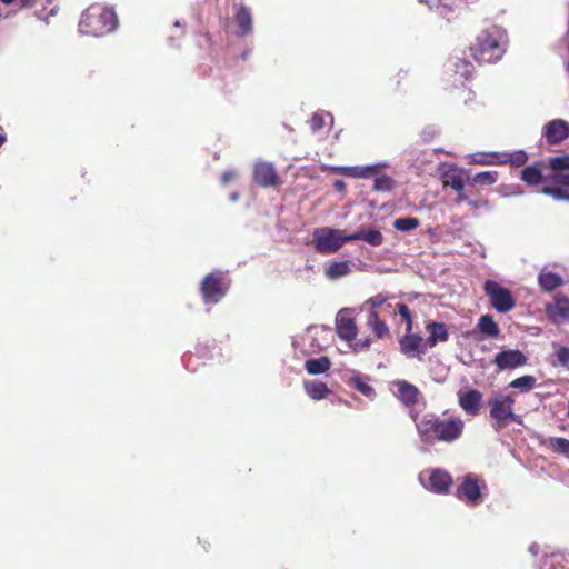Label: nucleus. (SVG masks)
<instances>
[{
  "label": "nucleus",
  "instance_id": "c9c22d12",
  "mask_svg": "<svg viewBox=\"0 0 569 569\" xmlns=\"http://www.w3.org/2000/svg\"><path fill=\"white\" fill-rule=\"evenodd\" d=\"M552 357L555 358L551 360L553 367L561 366L569 369V347L558 346Z\"/></svg>",
  "mask_w": 569,
  "mask_h": 569
},
{
  "label": "nucleus",
  "instance_id": "39448f33",
  "mask_svg": "<svg viewBox=\"0 0 569 569\" xmlns=\"http://www.w3.org/2000/svg\"><path fill=\"white\" fill-rule=\"evenodd\" d=\"M312 242L318 253L328 256L339 251L345 243L350 242V239L345 234V230L323 227L315 229Z\"/></svg>",
  "mask_w": 569,
  "mask_h": 569
},
{
  "label": "nucleus",
  "instance_id": "4c0bfd02",
  "mask_svg": "<svg viewBox=\"0 0 569 569\" xmlns=\"http://www.w3.org/2000/svg\"><path fill=\"white\" fill-rule=\"evenodd\" d=\"M549 167L555 173H561L560 171L569 170V156L552 157L549 159Z\"/></svg>",
  "mask_w": 569,
  "mask_h": 569
},
{
  "label": "nucleus",
  "instance_id": "e433bc0d",
  "mask_svg": "<svg viewBox=\"0 0 569 569\" xmlns=\"http://www.w3.org/2000/svg\"><path fill=\"white\" fill-rule=\"evenodd\" d=\"M393 187L395 180L387 174H381L376 177L372 189L376 191H390Z\"/></svg>",
  "mask_w": 569,
  "mask_h": 569
},
{
  "label": "nucleus",
  "instance_id": "603ef678",
  "mask_svg": "<svg viewBox=\"0 0 569 569\" xmlns=\"http://www.w3.org/2000/svg\"><path fill=\"white\" fill-rule=\"evenodd\" d=\"M22 7H32L36 0H20Z\"/></svg>",
  "mask_w": 569,
  "mask_h": 569
},
{
  "label": "nucleus",
  "instance_id": "de8ad7c7",
  "mask_svg": "<svg viewBox=\"0 0 569 569\" xmlns=\"http://www.w3.org/2000/svg\"><path fill=\"white\" fill-rule=\"evenodd\" d=\"M386 301V298L382 295H377L370 299V303L373 308L381 306Z\"/></svg>",
  "mask_w": 569,
  "mask_h": 569
},
{
  "label": "nucleus",
  "instance_id": "7c9ffc66",
  "mask_svg": "<svg viewBox=\"0 0 569 569\" xmlns=\"http://www.w3.org/2000/svg\"><path fill=\"white\" fill-rule=\"evenodd\" d=\"M368 323L371 326L372 331L378 339L389 335L388 326L383 320L379 318V315L376 310L370 311Z\"/></svg>",
  "mask_w": 569,
  "mask_h": 569
},
{
  "label": "nucleus",
  "instance_id": "9d476101",
  "mask_svg": "<svg viewBox=\"0 0 569 569\" xmlns=\"http://www.w3.org/2000/svg\"><path fill=\"white\" fill-rule=\"evenodd\" d=\"M392 385L396 387V398L407 408L417 406L422 399L419 388L407 380H395Z\"/></svg>",
  "mask_w": 569,
  "mask_h": 569
},
{
  "label": "nucleus",
  "instance_id": "a211bd4d",
  "mask_svg": "<svg viewBox=\"0 0 569 569\" xmlns=\"http://www.w3.org/2000/svg\"><path fill=\"white\" fill-rule=\"evenodd\" d=\"M452 485V478L447 471L436 469L429 477V488L436 493H447Z\"/></svg>",
  "mask_w": 569,
  "mask_h": 569
},
{
  "label": "nucleus",
  "instance_id": "cd10ccee",
  "mask_svg": "<svg viewBox=\"0 0 569 569\" xmlns=\"http://www.w3.org/2000/svg\"><path fill=\"white\" fill-rule=\"evenodd\" d=\"M538 282L543 291H552L563 283L562 278L551 271H541L538 276Z\"/></svg>",
  "mask_w": 569,
  "mask_h": 569
},
{
  "label": "nucleus",
  "instance_id": "6e6552de",
  "mask_svg": "<svg viewBox=\"0 0 569 569\" xmlns=\"http://www.w3.org/2000/svg\"><path fill=\"white\" fill-rule=\"evenodd\" d=\"M200 291L206 303H217L226 295L222 277L217 273L206 276L201 282Z\"/></svg>",
  "mask_w": 569,
  "mask_h": 569
},
{
  "label": "nucleus",
  "instance_id": "9b49d317",
  "mask_svg": "<svg viewBox=\"0 0 569 569\" xmlns=\"http://www.w3.org/2000/svg\"><path fill=\"white\" fill-rule=\"evenodd\" d=\"M399 347L400 351L409 357V358H419L421 355H425L427 352L428 343H426V340L419 336L411 332H407L406 335L399 340Z\"/></svg>",
  "mask_w": 569,
  "mask_h": 569
},
{
  "label": "nucleus",
  "instance_id": "a878e982",
  "mask_svg": "<svg viewBox=\"0 0 569 569\" xmlns=\"http://www.w3.org/2000/svg\"><path fill=\"white\" fill-rule=\"evenodd\" d=\"M236 22L239 27V36L243 37L252 31V17L249 9L241 6L236 13Z\"/></svg>",
  "mask_w": 569,
  "mask_h": 569
},
{
  "label": "nucleus",
  "instance_id": "412c9836",
  "mask_svg": "<svg viewBox=\"0 0 569 569\" xmlns=\"http://www.w3.org/2000/svg\"><path fill=\"white\" fill-rule=\"evenodd\" d=\"M379 166L342 167L337 171L353 178H370L378 173Z\"/></svg>",
  "mask_w": 569,
  "mask_h": 569
},
{
  "label": "nucleus",
  "instance_id": "473e14b6",
  "mask_svg": "<svg viewBox=\"0 0 569 569\" xmlns=\"http://www.w3.org/2000/svg\"><path fill=\"white\" fill-rule=\"evenodd\" d=\"M521 180L530 186H537L543 181L541 169L538 166H528L521 171Z\"/></svg>",
  "mask_w": 569,
  "mask_h": 569
},
{
  "label": "nucleus",
  "instance_id": "ddd939ff",
  "mask_svg": "<svg viewBox=\"0 0 569 569\" xmlns=\"http://www.w3.org/2000/svg\"><path fill=\"white\" fill-rule=\"evenodd\" d=\"M458 403L467 415L475 417L480 412L482 393L477 389L459 391Z\"/></svg>",
  "mask_w": 569,
  "mask_h": 569
},
{
  "label": "nucleus",
  "instance_id": "37998d69",
  "mask_svg": "<svg viewBox=\"0 0 569 569\" xmlns=\"http://www.w3.org/2000/svg\"><path fill=\"white\" fill-rule=\"evenodd\" d=\"M309 126L313 132L319 131L323 128V117L319 113H313L309 120Z\"/></svg>",
  "mask_w": 569,
  "mask_h": 569
},
{
  "label": "nucleus",
  "instance_id": "49530a36",
  "mask_svg": "<svg viewBox=\"0 0 569 569\" xmlns=\"http://www.w3.org/2000/svg\"><path fill=\"white\" fill-rule=\"evenodd\" d=\"M488 203L487 200H482V199H469L468 201V204L471 206L472 208L475 209H478L480 207H483Z\"/></svg>",
  "mask_w": 569,
  "mask_h": 569
},
{
  "label": "nucleus",
  "instance_id": "b1692460",
  "mask_svg": "<svg viewBox=\"0 0 569 569\" xmlns=\"http://www.w3.org/2000/svg\"><path fill=\"white\" fill-rule=\"evenodd\" d=\"M350 272V262L347 260L330 262L325 269V274L330 280L339 279L349 274Z\"/></svg>",
  "mask_w": 569,
  "mask_h": 569
},
{
  "label": "nucleus",
  "instance_id": "09e8293b",
  "mask_svg": "<svg viewBox=\"0 0 569 569\" xmlns=\"http://www.w3.org/2000/svg\"><path fill=\"white\" fill-rule=\"evenodd\" d=\"M234 176L236 174L232 171L223 172V174L221 177L222 183H228L230 180H232L234 178Z\"/></svg>",
  "mask_w": 569,
  "mask_h": 569
},
{
  "label": "nucleus",
  "instance_id": "4468645a",
  "mask_svg": "<svg viewBox=\"0 0 569 569\" xmlns=\"http://www.w3.org/2000/svg\"><path fill=\"white\" fill-rule=\"evenodd\" d=\"M543 136L549 144H557L569 137V123L561 119L549 121L543 128Z\"/></svg>",
  "mask_w": 569,
  "mask_h": 569
},
{
  "label": "nucleus",
  "instance_id": "423d86ee",
  "mask_svg": "<svg viewBox=\"0 0 569 569\" xmlns=\"http://www.w3.org/2000/svg\"><path fill=\"white\" fill-rule=\"evenodd\" d=\"M483 291L489 298L491 307L500 313H507L516 306V299L511 291L495 280H487L483 283Z\"/></svg>",
  "mask_w": 569,
  "mask_h": 569
},
{
  "label": "nucleus",
  "instance_id": "6e6d98bb",
  "mask_svg": "<svg viewBox=\"0 0 569 569\" xmlns=\"http://www.w3.org/2000/svg\"><path fill=\"white\" fill-rule=\"evenodd\" d=\"M2 3L4 4H10L12 3L14 0H0Z\"/></svg>",
  "mask_w": 569,
  "mask_h": 569
},
{
  "label": "nucleus",
  "instance_id": "bb28decb",
  "mask_svg": "<svg viewBox=\"0 0 569 569\" xmlns=\"http://www.w3.org/2000/svg\"><path fill=\"white\" fill-rule=\"evenodd\" d=\"M449 69L465 80L470 79L475 71L473 64L461 58L451 59L449 61Z\"/></svg>",
  "mask_w": 569,
  "mask_h": 569
},
{
  "label": "nucleus",
  "instance_id": "dca6fc26",
  "mask_svg": "<svg viewBox=\"0 0 569 569\" xmlns=\"http://www.w3.org/2000/svg\"><path fill=\"white\" fill-rule=\"evenodd\" d=\"M337 335L345 341H352L358 333L356 321L351 317L339 313L336 320Z\"/></svg>",
  "mask_w": 569,
  "mask_h": 569
},
{
  "label": "nucleus",
  "instance_id": "2eb2a0df",
  "mask_svg": "<svg viewBox=\"0 0 569 569\" xmlns=\"http://www.w3.org/2000/svg\"><path fill=\"white\" fill-rule=\"evenodd\" d=\"M426 330L429 336L426 339V343H428L429 348L436 347L439 342H447L449 340V332L446 323L429 321L426 325Z\"/></svg>",
  "mask_w": 569,
  "mask_h": 569
},
{
  "label": "nucleus",
  "instance_id": "f8f14e48",
  "mask_svg": "<svg viewBox=\"0 0 569 569\" xmlns=\"http://www.w3.org/2000/svg\"><path fill=\"white\" fill-rule=\"evenodd\" d=\"M253 180L261 187H279L281 180L272 163L258 162L253 169Z\"/></svg>",
  "mask_w": 569,
  "mask_h": 569
},
{
  "label": "nucleus",
  "instance_id": "393cba45",
  "mask_svg": "<svg viewBox=\"0 0 569 569\" xmlns=\"http://www.w3.org/2000/svg\"><path fill=\"white\" fill-rule=\"evenodd\" d=\"M307 395L313 400H321L328 397L330 389L321 381H305L303 383Z\"/></svg>",
  "mask_w": 569,
  "mask_h": 569
},
{
  "label": "nucleus",
  "instance_id": "c756f323",
  "mask_svg": "<svg viewBox=\"0 0 569 569\" xmlns=\"http://www.w3.org/2000/svg\"><path fill=\"white\" fill-rule=\"evenodd\" d=\"M349 386L355 388L369 399H373L376 397V391L373 387L369 385L368 381L359 375H356L349 379Z\"/></svg>",
  "mask_w": 569,
  "mask_h": 569
},
{
  "label": "nucleus",
  "instance_id": "8fccbe9b",
  "mask_svg": "<svg viewBox=\"0 0 569 569\" xmlns=\"http://www.w3.org/2000/svg\"><path fill=\"white\" fill-rule=\"evenodd\" d=\"M201 36L204 40L206 47L211 48L213 42H212V38H211L210 33L208 31H206Z\"/></svg>",
  "mask_w": 569,
  "mask_h": 569
},
{
  "label": "nucleus",
  "instance_id": "1a4fd4ad",
  "mask_svg": "<svg viewBox=\"0 0 569 569\" xmlns=\"http://www.w3.org/2000/svg\"><path fill=\"white\" fill-rule=\"evenodd\" d=\"M526 355L518 349H503L493 358V363L499 371L512 370L527 365Z\"/></svg>",
  "mask_w": 569,
  "mask_h": 569
},
{
  "label": "nucleus",
  "instance_id": "f3484780",
  "mask_svg": "<svg viewBox=\"0 0 569 569\" xmlns=\"http://www.w3.org/2000/svg\"><path fill=\"white\" fill-rule=\"evenodd\" d=\"M441 178L443 187H449L455 191H461L467 179L466 172L456 166H451L445 171Z\"/></svg>",
  "mask_w": 569,
  "mask_h": 569
},
{
  "label": "nucleus",
  "instance_id": "79ce46f5",
  "mask_svg": "<svg viewBox=\"0 0 569 569\" xmlns=\"http://www.w3.org/2000/svg\"><path fill=\"white\" fill-rule=\"evenodd\" d=\"M398 313L406 321V331L411 332L412 331V317H411L409 307L405 303H399L398 305Z\"/></svg>",
  "mask_w": 569,
  "mask_h": 569
},
{
  "label": "nucleus",
  "instance_id": "5fc2aeb1",
  "mask_svg": "<svg viewBox=\"0 0 569 569\" xmlns=\"http://www.w3.org/2000/svg\"><path fill=\"white\" fill-rule=\"evenodd\" d=\"M370 343H371V340L370 339H366L363 342H361V346L363 348H368L370 346Z\"/></svg>",
  "mask_w": 569,
  "mask_h": 569
},
{
  "label": "nucleus",
  "instance_id": "7ed1b4c3",
  "mask_svg": "<svg viewBox=\"0 0 569 569\" xmlns=\"http://www.w3.org/2000/svg\"><path fill=\"white\" fill-rule=\"evenodd\" d=\"M118 27V17L112 8L94 3L87 8L79 22V31L87 36L102 37Z\"/></svg>",
  "mask_w": 569,
  "mask_h": 569
},
{
  "label": "nucleus",
  "instance_id": "f257e3e1",
  "mask_svg": "<svg viewBox=\"0 0 569 569\" xmlns=\"http://www.w3.org/2000/svg\"><path fill=\"white\" fill-rule=\"evenodd\" d=\"M471 56L479 63H492L506 52V34L498 27L481 30L470 46Z\"/></svg>",
  "mask_w": 569,
  "mask_h": 569
},
{
  "label": "nucleus",
  "instance_id": "5701e85b",
  "mask_svg": "<svg viewBox=\"0 0 569 569\" xmlns=\"http://www.w3.org/2000/svg\"><path fill=\"white\" fill-rule=\"evenodd\" d=\"M350 242L356 240H363L371 246H380L383 242V236L379 230H359L352 234H349Z\"/></svg>",
  "mask_w": 569,
  "mask_h": 569
},
{
  "label": "nucleus",
  "instance_id": "a19ab883",
  "mask_svg": "<svg viewBox=\"0 0 569 569\" xmlns=\"http://www.w3.org/2000/svg\"><path fill=\"white\" fill-rule=\"evenodd\" d=\"M541 192L547 196H551L557 200L569 201V192L559 187H543Z\"/></svg>",
  "mask_w": 569,
  "mask_h": 569
},
{
  "label": "nucleus",
  "instance_id": "ea45409f",
  "mask_svg": "<svg viewBox=\"0 0 569 569\" xmlns=\"http://www.w3.org/2000/svg\"><path fill=\"white\" fill-rule=\"evenodd\" d=\"M567 559L563 556L552 555L545 561V569H569Z\"/></svg>",
  "mask_w": 569,
  "mask_h": 569
},
{
  "label": "nucleus",
  "instance_id": "a18cd8bd",
  "mask_svg": "<svg viewBox=\"0 0 569 569\" xmlns=\"http://www.w3.org/2000/svg\"><path fill=\"white\" fill-rule=\"evenodd\" d=\"M456 192H457V198H456V202L457 203H461V202H467L468 203L470 197L465 191V188L461 189V191H456Z\"/></svg>",
  "mask_w": 569,
  "mask_h": 569
},
{
  "label": "nucleus",
  "instance_id": "2f4dec72",
  "mask_svg": "<svg viewBox=\"0 0 569 569\" xmlns=\"http://www.w3.org/2000/svg\"><path fill=\"white\" fill-rule=\"evenodd\" d=\"M528 161V154L522 151H515L512 153H503L499 157L498 163H510L513 167H522Z\"/></svg>",
  "mask_w": 569,
  "mask_h": 569
},
{
  "label": "nucleus",
  "instance_id": "20e7f679",
  "mask_svg": "<svg viewBox=\"0 0 569 569\" xmlns=\"http://www.w3.org/2000/svg\"><path fill=\"white\" fill-rule=\"evenodd\" d=\"M490 417L496 431L505 429L510 422H519L515 413V398L511 395L497 393L488 400Z\"/></svg>",
  "mask_w": 569,
  "mask_h": 569
},
{
  "label": "nucleus",
  "instance_id": "72a5a7b5",
  "mask_svg": "<svg viewBox=\"0 0 569 569\" xmlns=\"http://www.w3.org/2000/svg\"><path fill=\"white\" fill-rule=\"evenodd\" d=\"M537 379L533 376L526 375L513 379L510 383V388L520 390L521 392H528L536 387Z\"/></svg>",
  "mask_w": 569,
  "mask_h": 569
},
{
  "label": "nucleus",
  "instance_id": "58836bf2",
  "mask_svg": "<svg viewBox=\"0 0 569 569\" xmlns=\"http://www.w3.org/2000/svg\"><path fill=\"white\" fill-rule=\"evenodd\" d=\"M498 179V172L496 171H483L472 177V182L478 184L490 186L493 184Z\"/></svg>",
  "mask_w": 569,
  "mask_h": 569
},
{
  "label": "nucleus",
  "instance_id": "c03bdc74",
  "mask_svg": "<svg viewBox=\"0 0 569 569\" xmlns=\"http://www.w3.org/2000/svg\"><path fill=\"white\" fill-rule=\"evenodd\" d=\"M551 180L561 186H569V173H555L552 174Z\"/></svg>",
  "mask_w": 569,
  "mask_h": 569
},
{
  "label": "nucleus",
  "instance_id": "f03ea898",
  "mask_svg": "<svg viewBox=\"0 0 569 569\" xmlns=\"http://www.w3.org/2000/svg\"><path fill=\"white\" fill-rule=\"evenodd\" d=\"M465 422L459 417L448 419H423L418 425L419 435L425 442L435 441L452 442L462 436Z\"/></svg>",
  "mask_w": 569,
  "mask_h": 569
},
{
  "label": "nucleus",
  "instance_id": "f704fd0d",
  "mask_svg": "<svg viewBox=\"0 0 569 569\" xmlns=\"http://www.w3.org/2000/svg\"><path fill=\"white\" fill-rule=\"evenodd\" d=\"M420 226V221L415 217L398 218L393 222V227L398 231L408 232L417 229Z\"/></svg>",
  "mask_w": 569,
  "mask_h": 569
},
{
  "label": "nucleus",
  "instance_id": "864d4df0",
  "mask_svg": "<svg viewBox=\"0 0 569 569\" xmlns=\"http://www.w3.org/2000/svg\"><path fill=\"white\" fill-rule=\"evenodd\" d=\"M6 141H7L6 134L0 133V148L4 144Z\"/></svg>",
  "mask_w": 569,
  "mask_h": 569
},
{
  "label": "nucleus",
  "instance_id": "3c124183",
  "mask_svg": "<svg viewBox=\"0 0 569 569\" xmlns=\"http://www.w3.org/2000/svg\"><path fill=\"white\" fill-rule=\"evenodd\" d=\"M333 188L337 190V191H343L346 189V183L342 181V180H336L333 182Z\"/></svg>",
  "mask_w": 569,
  "mask_h": 569
},
{
  "label": "nucleus",
  "instance_id": "0eeeda50",
  "mask_svg": "<svg viewBox=\"0 0 569 569\" xmlns=\"http://www.w3.org/2000/svg\"><path fill=\"white\" fill-rule=\"evenodd\" d=\"M487 489L486 482L477 475L468 473L458 486L456 497L469 506H478L482 502V490Z\"/></svg>",
  "mask_w": 569,
  "mask_h": 569
},
{
  "label": "nucleus",
  "instance_id": "aec40b11",
  "mask_svg": "<svg viewBox=\"0 0 569 569\" xmlns=\"http://www.w3.org/2000/svg\"><path fill=\"white\" fill-rule=\"evenodd\" d=\"M477 329L486 338L495 339L498 338L500 335V328L498 323L493 320V317L491 315L481 316L478 320Z\"/></svg>",
  "mask_w": 569,
  "mask_h": 569
},
{
  "label": "nucleus",
  "instance_id": "6ab92c4d",
  "mask_svg": "<svg viewBox=\"0 0 569 569\" xmlns=\"http://www.w3.org/2000/svg\"><path fill=\"white\" fill-rule=\"evenodd\" d=\"M547 312L555 321H569V298L557 297L556 305L553 307L548 306Z\"/></svg>",
  "mask_w": 569,
  "mask_h": 569
},
{
  "label": "nucleus",
  "instance_id": "c85d7f7f",
  "mask_svg": "<svg viewBox=\"0 0 569 569\" xmlns=\"http://www.w3.org/2000/svg\"><path fill=\"white\" fill-rule=\"evenodd\" d=\"M542 445L553 453L562 455L569 459V439L562 437H550Z\"/></svg>",
  "mask_w": 569,
  "mask_h": 569
},
{
  "label": "nucleus",
  "instance_id": "4be33fe9",
  "mask_svg": "<svg viewBox=\"0 0 569 569\" xmlns=\"http://www.w3.org/2000/svg\"><path fill=\"white\" fill-rule=\"evenodd\" d=\"M331 368V361L328 357L321 356L319 358L308 359L305 362V369L309 375L326 373Z\"/></svg>",
  "mask_w": 569,
  "mask_h": 569
}]
</instances>
